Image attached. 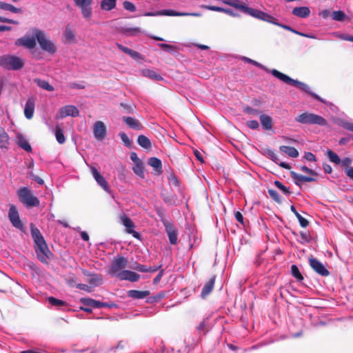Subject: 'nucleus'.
Listing matches in <instances>:
<instances>
[{"label":"nucleus","mask_w":353,"mask_h":353,"mask_svg":"<svg viewBox=\"0 0 353 353\" xmlns=\"http://www.w3.org/2000/svg\"><path fill=\"white\" fill-rule=\"evenodd\" d=\"M36 41L37 39L34 35L33 37L25 35L24 37L17 39L15 45L17 46H23L28 49H33L36 47Z\"/></svg>","instance_id":"nucleus-16"},{"label":"nucleus","mask_w":353,"mask_h":353,"mask_svg":"<svg viewBox=\"0 0 353 353\" xmlns=\"http://www.w3.org/2000/svg\"><path fill=\"white\" fill-rule=\"evenodd\" d=\"M138 144L144 149L149 150L152 147L150 140L145 135H139L137 138Z\"/></svg>","instance_id":"nucleus-33"},{"label":"nucleus","mask_w":353,"mask_h":353,"mask_svg":"<svg viewBox=\"0 0 353 353\" xmlns=\"http://www.w3.org/2000/svg\"><path fill=\"white\" fill-rule=\"evenodd\" d=\"M123 8L128 11L134 12L136 10L135 6L130 1H125L123 3Z\"/></svg>","instance_id":"nucleus-54"},{"label":"nucleus","mask_w":353,"mask_h":353,"mask_svg":"<svg viewBox=\"0 0 353 353\" xmlns=\"http://www.w3.org/2000/svg\"><path fill=\"white\" fill-rule=\"evenodd\" d=\"M265 154L272 161H274L275 163L278 164L281 168L286 169V170H290L291 166L285 163V162H280L279 159L274 152V150L272 149H267L265 151Z\"/></svg>","instance_id":"nucleus-20"},{"label":"nucleus","mask_w":353,"mask_h":353,"mask_svg":"<svg viewBox=\"0 0 353 353\" xmlns=\"http://www.w3.org/2000/svg\"><path fill=\"white\" fill-rule=\"evenodd\" d=\"M79 115V111L78 108L73 105H68L61 108L59 110L58 113L55 116L57 119H63L66 117H77Z\"/></svg>","instance_id":"nucleus-11"},{"label":"nucleus","mask_w":353,"mask_h":353,"mask_svg":"<svg viewBox=\"0 0 353 353\" xmlns=\"http://www.w3.org/2000/svg\"><path fill=\"white\" fill-rule=\"evenodd\" d=\"M55 136H56L57 141H58L59 143L63 144L65 142V136L63 134V130L61 128V127H59V126L56 127Z\"/></svg>","instance_id":"nucleus-44"},{"label":"nucleus","mask_w":353,"mask_h":353,"mask_svg":"<svg viewBox=\"0 0 353 353\" xmlns=\"http://www.w3.org/2000/svg\"><path fill=\"white\" fill-rule=\"evenodd\" d=\"M117 277L121 281H129L131 282H136L139 280L141 276L130 270H123L117 274Z\"/></svg>","instance_id":"nucleus-18"},{"label":"nucleus","mask_w":353,"mask_h":353,"mask_svg":"<svg viewBox=\"0 0 353 353\" xmlns=\"http://www.w3.org/2000/svg\"><path fill=\"white\" fill-rule=\"evenodd\" d=\"M261 125L265 130H271L272 129L273 121L271 117L262 114L259 117Z\"/></svg>","instance_id":"nucleus-28"},{"label":"nucleus","mask_w":353,"mask_h":353,"mask_svg":"<svg viewBox=\"0 0 353 353\" xmlns=\"http://www.w3.org/2000/svg\"><path fill=\"white\" fill-rule=\"evenodd\" d=\"M122 120L131 129L141 130L143 128L140 121L135 118L123 117Z\"/></svg>","instance_id":"nucleus-22"},{"label":"nucleus","mask_w":353,"mask_h":353,"mask_svg":"<svg viewBox=\"0 0 353 353\" xmlns=\"http://www.w3.org/2000/svg\"><path fill=\"white\" fill-rule=\"evenodd\" d=\"M164 202L170 205H176V201L172 196H166L163 198Z\"/></svg>","instance_id":"nucleus-56"},{"label":"nucleus","mask_w":353,"mask_h":353,"mask_svg":"<svg viewBox=\"0 0 353 353\" xmlns=\"http://www.w3.org/2000/svg\"><path fill=\"white\" fill-rule=\"evenodd\" d=\"M234 216L238 222L244 225L243 216L239 211H237L234 213Z\"/></svg>","instance_id":"nucleus-62"},{"label":"nucleus","mask_w":353,"mask_h":353,"mask_svg":"<svg viewBox=\"0 0 353 353\" xmlns=\"http://www.w3.org/2000/svg\"><path fill=\"white\" fill-rule=\"evenodd\" d=\"M246 124L250 128L253 129V130L257 129L259 126L258 121L256 120L248 121L246 123Z\"/></svg>","instance_id":"nucleus-61"},{"label":"nucleus","mask_w":353,"mask_h":353,"mask_svg":"<svg viewBox=\"0 0 353 353\" xmlns=\"http://www.w3.org/2000/svg\"><path fill=\"white\" fill-rule=\"evenodd\" d=\"M332 19L337 21H343L345 18L346 15L342 10L334 11L332 14Z\"/></svg>","instance_id":"nucleus-48"},{"label":"nucleus","mask_w":353,"mask_h":353,"mask_svg":"<svg viewBox=\"0 0 353 353\" xmlns=\"http://www.w3.org/2000/svg\"><path fill=\"white\" fill-rule=\"evenodd\" d=\"M64 37L65 38V40L69 43H72L74 41L75 32L70 24H68L66 26L64 31Z\"/></svg>","instance_id":"nucleus-31"},{"label":"nucleus","mask_w":353,"mask_h":353,"mask_svg":"<svg viewBox=\"0 0 353 353\" xmlns=\"http://www.w3.org/2000/svg\"><path fill=\"white\" fill-rule=\"evenodd\" d=\"M150 294L149 290H131L128 292V296L130 298H132L134 299H142L148 296H149Z\"/></svg>","instance_id":"nucleus-27"},{"label":"nucleus","mask_w":353,"mask_h":353,"mask_svg":"<svg viewBox=\"0 0 353 353\" xmlns=\"http://www.w3.org/2000/svg\"><path fill=\"white\" fill-rule=\"evenodd\" d=\"M119 136H120L123 144L125 146H127L128 148L132 146V141L130 139H129V137L125 132H121L119 134Z\"/></svg>","instance_id":"nucleus-50"},{"label":"nucleus","mask_w":353,"mask_h":353,"mask_svg":"<svg viewBox=\"0 0 353 353\" xmlns=\"http://www.w3.org/2000/svg\"><path fill=\"white\" fill-rule=\"evenodd\" d=\"M274 185L281 190L285 194H290L291 192L290 190V188H288L282 184L279 181H275L274 182Z\"/></svg>","instance_id":"nucleus-51"},{"label":"nucleus","mask_w":353,"mask_h":353,"mask_svg":"<svg viewBox=\"0 0 353 353\" xmlns=\"http://www.w3.org/2000/svg\"><path fill=\"white\" fill-rule=\"evenodd\" d=\"M303 158L308 161H316V156L310 152H305Z\"/></svg>","instance_id":"nucleus-55"},{"label":"nucleus","mask_w":353,"mask_h":353,"mask_svg":"<svg viewBox=\"0 0 353 353\" xmlns=\"http://www.w3.org/2000/svg\"><path fill=\"white\" fill-rule=\"evenodd\" d=\"M148 165L155 168L158 174L162 172V163L159 159L157 157H151L148 160Z\"/></svg>","instance_id":"nucleus-32"},{"label":"nucleus","mask_w":353,"mask_h":353,"mask_svg":"<svg viewBox=\"0 0 353 353\" xmlns=\"http://www.w3.org/2000/svg\"><path fill=\"white\" fill-rule=\"evenodd\" d=\"M30 232L34 241V249L37 258L43 263H47L48 260L52 255L49 250L44 237L39 230L32 223L30 225Z\"/></svg>","instance_id":"nucleus-1"},{"label":"nucleus","mask_w":353,"mask_h":353,"mask_svg":"<svg viewBox=\"0 0 353 353\" xmlns=\"http://www.w3.org/2000/svg\"><path fill=\"white\" fill-rule=\"evenodd\" d=\"M117 0H102L101 2V8L104 10L110 11L116 6Z\"/></svg>","instance_id":"nucleus-38"},{"label":"nucleus","mask_w":353,"mask_h":353,"mask_svg":"<svg viewBox=\"0 0 353 353\" xmlns=\"http://www.w3.org/2000/svg\"><path fill=\"white\" fill-rule=\"evenodd\" d=\"M32 33L35 37L40 48L43 51L50 54H53L57 52V49L55 43L48 37L43 30L38 28H33Z\"/></svg>","instance_id":"nucleus-4"},{"label":"nucleus","mask_w":353,"mask_h":353,"mask_svg":"<svg viewBox=\"0 0 353 353\" xmlns=\"http://www.w3.org/2000/svg\"><path fill=\"white\" fill-rule=\"evenodd\" d=\"M128 263L127 258L121 256L115 257L111 263L109 274L117 276V274L124 270L123 269L127 267Z\"/></svg>","instance_id":"nucleus-9"},{"label":"nucleus","mask_w":353,"mask_h":353,"mask_svg":"<svg viewBox=\"0 0 353 353\" xmlns=\"http://www.w3.org/2000/svg\"><path fill=\"white\" fill-rule=\"evenodd\" d=\"M133 171L141 178H144L143 164L141 161H138V163H135L134 167H133Z\"/></svg>","instance_id":"nucleus-43"},{"label":"nucleus","mask_w":353,"mask_h":353,"mask_svg":"<svg viewBox=\"0 0 353 353\" xmlns=\"http://www.w3.org/2000/svg\"><path fill=\"white\" fill-rule=\"evenodd\" d=\"M215 279V276H212L203 285L201 293V296L203 299H205L212 291L214 285Z\"/></svg>","instance_id":"nucleus-25"},{"label":"nucleus","mask_w":353,"mask_h":353,"mask_svg":"<svg viewBox=\"0 0 353 353\" xmlns=\"http://www.w3.org/2000/svg\"><path fill=\"white\" fill-rule=\"evenodd\" d=\"M34 81L36 83V84L40 87L41 88L46 90L47 91L52 92L53 91L54 87L51 85L47 81L42 80L40 79H35Z\"/></svg>","instance_id":"nucleus-37"},{"label":"nucleus","mask_w":353,"mask_h":353,"mask_svg":"<svg viewBox=\"0 0 353 353\" xmlns=\"http://www.w3.org/2000/svg\"><path fill=\"white\" fill-rule=\"evenodd\" d=\"M279 150L292 158H296L299 156L298 150L294 147L281 145Z\"/></svg>","instance_id":"nucleus-30"},{"label":"nucleus","mask_w":353,"mask_h":353,"mask_svg":"<svg viewBox=\"0 0 353 353\" xmlns=\"http://www.w3.org/2000/svg\"><path fill=\"white\" fill-rule=\"evenodd\" d=\"M0 9L9 10L13 13H18L21 11L19 8H17L11 4L4 3L2 1H0Z\"/></svg>","instance_id":"nucleus-41"},{"label":"nucleus","mask_w":353,"mask_h":353,"mask_svg":"<svg viewBox=\"0 0 353 353\" xmlns=\"http://www.w3.org/2000/svg\"><path fill=\"white\" fill-rule=\"evenodd\" d=\"M91 276V279L88 281V284L91 286L92 288L101 285L103 282V279L101 275L99 274H90Z\"/></svg>","instance_id":"nucleus-34"},{"label":"nucleus","mask_w":353,"mask_h":353,"mask_svg":"<svg viewBox=\"0 0 353 353\" xmlns=\"http://www.w3.org/2000/svg\"><path fill=\"white\" fill-rule=\"evenodd\" d=\"M346 175L353 180V167H347L345 170Z\"/></svg>","instance_id":"nucleus-64"},{"label":"nucleus","mask_w":353,"mask_h":353,"mask_svg":"<svg viewBox=\"0 0 353 353\" xmlns=\"http://www.w3.org/2000/svg\"><path fill=\"white\" fill-rule=\"evenodd\" d=\"M80 303H81L84 306H81L79 309L88 313H91L92 312V307L101 308L110 307V305L107 303L101 302L90 298H81L80 299Z\"/></svg>","instance_id":"nucleus-8"},{"label":"nucleus","mask_w":353,"mask_h":353,"mask_svg":"<svg viewBox=\"0 0 353 353\" xmlns=\"http://www.w3.org/2000/svg\"><path fill=\"white\" fill-rule=\"evenodd\" d=\"M291 274L292 276L296 279L297 281H302L303 280V276L300 272L296 265H292L291 266Z\"/></svg>","instance_id":"nucleus-40"},{"label":"nucleus","mask_w":353,"mask_h":353,"mask_svg":"<svg viewBox=\"0 0 353 353\" xmlns=\"http://www.w3.org/2000/svg\"><path fill=\"white\" fill-rule=\"evenodd\" d=\"M200 7L201 8L206 9V10H211V11L223 12L225 14H227L230 16L234 17L239 16L236 13L234 12L231 9H228V8H223L219 7V6H208V5H201Z\"/></svg>","instance_id":"nucleus-24"},{"label":"nucleus","mask_w":353,"mask_h":353,"mask_svg":"<svg viewBox=\"0 0 353 353\" xmlns=\"http://www.w3.org/2000/svg\"><path fill=\"white\" fill-rule=\"evenodd\" d=\"M47 300L50 305L57 307L65 306L67 305V303L65 301L58 299L53 296L48 297Z\"/></svg>","instance_id":"nucleus-42"},{"label":"nucleus","mask_w":353,"mask_h":353,"mask_svg":"<svg viewBox=\"0 0 353 353\" xmlns=\"http://www.w3.org/2000/svg\"><path fill=\"white\" fill-rule=\"evenodd\" d=\"M299 169L303 171V172H305V173H307V174H310L311 175H313V176H316L317 174L316 173V172H314V170H312V169L307 168L306 165H301L299 167Z\"/></svg>","instance_id":"nucleus-59"},{"label":"nucleus","mask_w":353,"mask_h":353,"mask_svg":"<svg viewBox=\"0 0 353 353\" xmlns=\"http://www.w3.org/2000/svg\"><path fill=\"white\" fill-rule=\"evenodd\" d=\"M9 145V137L8 134L0 137V148H8Z\"/></svg>","instance_id":"nucleus-53"},{"label":"nucleus","mask_w":353,"mask_h":353,"mask_svg":"<svg viewBox=\"0 0 353 353\" xmlns=\"http://www.w3.org/2000/svg\"><path fill=\"white\" fill-rule=\"evenodd\" d=\"M36 97L34 96L29 97L26 101L24 108V115L26 119H31L34 112Z\"/></svg>","instance_id":"nucleus-17"},{"label":"nucleus","mask_w":353,"mask_h":353,"mask_svg":"<svg viewBox=\"0 0 353 353\" xmlns=\"http://www.w3.org/2000/svg\"><path fill=\"white\" fill-rule=\"evenodd\" d=\"M120 106L123 108L125 113L132 114L134 112L135 107L132 105L127 104L125 103H121Z\"/></svg>","instance_id":"nucleus-52"},{"label":"nucleus","mask_w":353,"mask_h":353,"mask_svg":"<svg viewBox=\"0 0 353 353\" xmlns=\"http://www.w3.org/2000/svg\"><path fill=\"white\" fill-rule=\"evenodd\" d=\"M291 211L294 214L297 219L299 220V224L302 228H306L309 225V221L303 218L296 210V208L294 205H291L290 207Z\"/></svg>","instance_id":"nucleus-35"},{"label":"nucleus","mask_w":353,"mask_h":353,"mask_svg":"<svg viewBox=\"0 0 353 353\" xmlns=\"http://www.w3.org/2000/svg\"><path fill=\"white\" fill-rule=\"evenodd\" d=\"M122 223L125 227V232L128 234H130L134 237L135 239H139L141 237V235L139 232L135 231L134 230L135 225L134 222L132 221L130 218L127 216L126 215H123L121 218Z\"/></svg>","instance_id":"nucleus-15"},{"label":"nucleus","mask_w":353,"mask_h":353,"mask_svg":"<svg viewBox=\"0 0 353 353\" xmlns=\"http://www.w3.org/2000/svg\"><path fill=\"white\" fill-rule=\"evenodd\" d=\"M128 55H130L132 58H133L134 59H143L142 55L139 52H138L135 50H133L132 49H130Z\"/></svg>","instance_id":"nucleus-60"},{"label":"nucleus","mask_w":353,"mask_h":353,"mask_svg":"<svg viewBox=\"0 0 353 353\" xmlns=\"http://www.w3.org/2000/svg\"><path fill=\"white\" fill-rule=\"evenodd\" d=\"M161 265L154 266H146L139 263H135L132 268L139 272H155L161 268Z\"/></svg>","instance_id":"nucleus-23"},{"label":"nucleus","mask_w":353,"mask_h":353,"mask_svg":"<svg viewBox=\"0 0 353 353\" xmlns=\"http://www.w3.org/2000/svg\"><path fill=\"white\" fill-rule=\"evenodd\" d=\"M24 63L23 59L14 55L0 56V66L6 70H19L24 66Z\"/></svg>","instance_id":"nucleus-5"},{"label":"nucleus","mask_w":353,"mask_h":353,"mask_svg":"<svg viewBox=\"0 0 353 353\" xmlns=\"http://www.w3.org/2000/svg\"><path fill=\"white\" fill-rule=\"evenodd\" d=\"M196 328L199 332H202L205 334L207 332V330H205V321L203 320V321H201Z\"/></svg>","instance_id":"nucleus-63"},{"label":"nucleus","mask_w":353,"mask_h":353,"mask_svg":"<svg viewBox=\"0 0 353 353\" xmlns=\"http://www.w3.org/2000/svg\"><path fill=\"white\" fill-rule=\"evenodd\" d=\"M74 4L81 12L83 17L86 20H90L92 14V4L93 0H74Z\"/></svg>","instance_id":"nucleus-10"},{"label":"nucleus","mask_w":353,"mask_h":353,"mask_svg":"<svg viewBox=\"0 0 353 353\" xmlns=\"http://www.w3.org/2000/svg\"><path fill=\"white\" fill-rule=\"evenodd\" d=\"M17 138H18L17 144L20 148H23L26 152L32 151V148H31L30 145L29 144L28 141L26 140V139L23 136L19 135V136H18Z\"/></svg>","instance_id":"nucleus-36"},{"label":"nucleus","mask_w":353,"mask_h":353,"mask_svg":"<svg viewBox=\"0 0 353 353\" xmlns=\"http://www.w3.org/2000/svg\"><path fill=\"white\" fill-rule=\"evenodd\" d=\"M8 218H9V220L11 222L12 225L14 228H16L20 230H23V228H24L23 224L22 223V222L19 218L18 210H17L16 206L14 205H11L10 206L9 211H8Z\"/></svg>","instance_id":"nucleus-12"},{"label":"nucleus","mask_w":353,"mask_h":353,"mask_svg":"<svg viewBox=\"0 0 353 353\" xmlns=\"http://www.w3.org/2000/svg\"><path fill=\"white\" fill-rule=\"evenodd\" d=\"M165 232L168 236L170 243L172 245L177 243V231L175 227L170 223L165 224Z\"/></svg>","instance_id":"nucleus-21"},{"label":"nucleus","mask_w":353,"mask_h":353,"mask_svg":"<svg viewBox=\"0 0 353 353\" xmlns=\"http://www.w3.org/2000/svg\"><path fill=\"white\" fill-rule=\"evenodd\" d=\"M17 195L21 203L26 208H33L39 205V199L33 194L28 188H22L17 191Z\"/></svg>","instance_id":"nucleus-6"},{"label":"nucleus","mask_w":353,"mask_h":353,"mask_svg":"<svg viewBox=\"0 0 353 353\" xmlns=\"http://www.w3.org/2000/svg\"><path fill=\"white\" fill-rule=\"evenodd\" d=\"M92 174L97 183L105 191H110V186L105 178L99 173L94 167L91 168Z\"/></svg>","instance_id":"nucleus-19"},{"label":"nucleus","mask_w":353,"mask_h":353,"mask_svg":"<svg viewBox=\"0 0 353 353\" xmlns=\"http://www.w3.org/2000/svg\"><path fill=\"white\" fill-rule=\"evenodd\" d=\"M309 264L312 269L318 274L322 276H327L330 275V272L326 269L324 265L320 262L317 259L311 257L309 259Z\"/></svg>","instance_id":"nucleus-13"},{"label":"nucleus","mask_w":353,"mask_h":353,"mask_svg":"<svg viewBox=\"0 0 353 353\" xmlns=\"http://www.w3.org/2000/svg\"><path fill=\"white\" fill-rule=\"evenodd\" d=\"M295 120L303 124H319L320 125L327 124V121L321 116L307 112L299 114Z\"/></svg>","instance_id":"nucleus-7"},{"label":"nucleus","mask_w":353,"mask_h":353,"mask_svg":"<svg viewBox=\"0 0 353 353\" xmlns=\"http://www.w3.org/2000/svg\"><path fill=\"white\" fill-rule=\"evenodd\" d=\"M77 288L84 290L87 292H91L92 291V288L90 285L83 284V283H78L76 285Z\"/></svg>","instance_id":"nucleus-57"},{"label":"nucleus","mask_w":353,"mask_h":353,"mask_svg":"<svg viewBox=\"0 0 353 353\" xmlns=\"http://www.w3.org/2000/svg\"><path fill=\"white\" fill-rule=\"evenodd\" d=\"M120 32L122 34H124L127 36H134L139 34L141 32V30L139 28H127V27H122L120 30Z\"/></svg>","instance_id":"nucleus-39"},{"label":"nucleus","mask_w":353,"mask_h":353,"mask_svg":"<svg viewBox=\"0 0 353 353\" xmlns=\"http://www.w3.org/2000/svg\"><path fill=\"white\" fill-rule=\"evenodd\" d=\"M143 74L145 76L156 81H161L163 79L162 77L154 70H146L143 72Z\"/></svg>","instance_id":"nucleus-46"},{"label":"nucleus","mask_w":353,"mask_h":353,"mask_svg":"<svg viewBox=\"0 0 353 353\" xmlns=\"http://www.w3.org/2000/svg\"><path fill=\"white\" fill-rule=\"evenodd\" d=\"M326 154L329 158L330 161L339 164L341 163V159L337 154L332 151L331 150H327L326 151Z\"/></svg>","instance_id":"nucleus-45"},{"label":"nucleus","mask_w":353,"mask_h":353,"mask_svg":"<svg viewBox=\"0 0 353 353\" xmlns=\"http://www.w3.org/2000/svg\"><path fill=\"white\" fill-rule=\"evenodd\" d=\"M290 176L295 181V183L298 185H300L301 182H312L316 180L313 177L303 176L294 171L290 172Z\"/></svg>","instance_id":"nucleus-26"},{"label":"nucleus","mask_w":353,"mask_h":353,"mask_svg":"<svg viewBox=\"0 0 353 353\" xmlns=\"http://www.w3.org/2000/svg\"><path fill=\"white\" fill-rule=\"evenodd\" d=\"M222 1L224 4L234 7V8L243 12V13L248 14L252 17L272 24H277L274 21L275 19L272 15L259 10L249 8L246 5L241 3L239 0H222Z\"/></svg>","instance_id":"nucleus-2"},{"label":"nucleus","mask_w":353,"mask_h":353,"mask_svg":"<svg viewBox=\"0 0 353 353\" xmlns=\"http://www.w3.org/2000/svg\"><path fill=\"white\" fill-rule=\"evenodd\" d=\"M160 15L172 16V17H183V12H176L172 10H162L159 11Z\"/></svg>","instance_id":"nucleus-47"},{"label":"nucleus","mask_w":353,"mask_h":353,"mask_svg":"<svg viewBox=\"0 0 353 353\" xmlns=\"http://www.w3.org/2000/svg\"><path fill=\"white\" fill-rule=\"evenodd\" d=\"M268 194L270 197L276 203H281L282 202L281 197L276 190L273 189H269Z\"/></svg>","instance_id":"nucleus-49"},{"label":"nucleus","mask_w":353,"mask_h":353,"mask_svg":"<svg viewBox=\"0 0 353 353\" xmlns=\"http://www.w3.org/2000/svg\"><path fill=\"white\" fill-rule=\"evenodd\" d=\"M93 134L97 140L102 141L106 136V127L103 122L96 121L93 125Z\"/></svg>","instance_id":"nucleus-14"},{"label":"nucleus","mask_w":353,"mask_h":353,"mask_svg":"<svg viewBox=\"0 0 353 353\" xmlns=\"http://www.w3.org/2000/svg\"><path fill=\"white\" fill-rule=\"evenodd\" d=\"M271 73L274 77L278 78L279 80L286 83L287 84L294 85L299 89H301V90L309 93L315 99H316L322 103H325V101L322 98H321L319 96H318L315 93L311 92L310 87L307 84H305L303 82L299 81L297 80L293 79L291 77H290L289 76H288L275 69H273L271 71Z\"/></svg>","instance_id":"nucleus-3"},{"label":"nucleus","mask_w":353,"mask_h":353,"mask_svg":"<svg viewBox=\"0 0 353 353\" xmlns=\"http://www.w3.org/2000/svg\"><path fill=\"white\" fill-rule=\"evenodd\" d=\"M292 13L301 18H306L310 14V10L308 7H296L293 8Z\"/></svg>","instance_id":"nucleus-29"},{"label":"nucleus","mask_w":353,"mask_h":353,"mask_svg":"<svg viewBox=\"0 0 353 353\" xmlns=\"http://www.w3.org/2000/svg\"><path fill=\"white\" fill-rule=\"evenodd\" d=\"M168 180L174 185H175L176 187L179 186V179H178L177 176L174 173L170 174V175L168 176Z\"/></svg>","instance_id":"nucleus-58"}]
</instances>
